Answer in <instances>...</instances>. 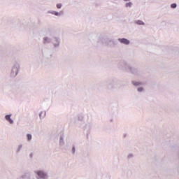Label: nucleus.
Returning a JSON list of instances; mask_svg holds the SVG:
<instances>
[{"instance_id": "f257e3e1", "label": "nucleus", "mask_w": 179, "mask_h": 179, "mask_svg": "<svg viewBox=\"0 0 179 179\" xmlns=\"http://www.w3.org/2000/svg\"><path fill=\"white\" fill-rule=\"evenodd\" d=\"M36 174L40 177V178H45V177H47V175L43 171H37Z\"/></svg>"}, {"instance_id": "f03ea898", "label": "nucleus", "mask_w": 179, "mask_h": 179, "mask_svg": "<svg viewBox=\"0 0 179 179\" xmlns=\"http://www.w3.org/2000/svg\"><path fill=\"white\" fill-rule=\"evenodd\" d=\"M119 41L122 44H127V45L129 44V41L128 39L120 38L119 39Z\"/></svg>"}, {"instance_id": "7ed1b4c3", "label": "nucleus", "mask_w": 179, "mask_h": 179, "mask_svg": "<svg viewBox=\"0 0 179 179\" xmlns=\"http://www.w3.org/2000/svg\"><path fill=\"white\" fill-rule=\"evenodd\" d=\"M6 120L10 122V124H13V120L10 119V115H6Z\"/></svg>"}, {"instance_id": "20e7f679", "label": "nucleus", "mask_w": 179, "mask_h": 179, "mask_svg": "<svg viewBox=\"0 0 179 179\" xmlns=\"http://www.w3.org/2000/svg\"><path fill=\"white\" fill-rule=\"evenodd\" d=\"M132 6V3L129 2L126 3V7L127 8H131Z\"/></svg>"}, {"instance_id": "39448f33", "label": "nucleus", "mask_w": 179, "mask_h": 179, "mask_svg": "<svg viewBox=\"0 0 179 179\" xmlns=\"http://www.w3.org/2000/svg\"><path fill=\"white\" fill-rule=\"evenodd\" d=\"M27 136L28 141H31V134H27Z\"/></svg>"}, {"instance_id": "423d86ee", "label": "nucleus", "mask_w": 179, "mask_h": 179, "mask_svg": "<svg viewBox=\"0 0 179 179\" xmlns=\"http://www.w3.org/2000/svg\"><path fill=\"white\" fill-rule=\"evenodd\" d=\"M57 9H61V8H62V4L58 3V4L57 5Z\"/></svg>"}, {"instance_id": "0eeeda50", "label": "nucleus", "mask_w": 179, "mask_h": 179, "mask_svg": "<svg viewBox=\"0 0 179 179\" xmlns=\"http://www.w3.org/2000/svg\"><path fill=\"white\" fill-rule=\"evenodd\" d=\"M41 115H43V117H45V112H41V113H40V117H41Z\"/></svg>"}, {"instance_id": "6e6552de", "label": "nucleus", "mask_w": 179, "mask_h": 179, "mask_svg": "<svg viewBox=\"0 0 179 179\" xmlns=\"http://www.w3.org/2000/svg\"><path fill=\"white\" fill-rule=\"evenodd\" d=\"M171 8H177V4L176 3L171 4Z\"/></svg>"}, {"instance_id": "1a4fd4ad", "label": "nucleus", "mask_w": 179, "mask_h": 179, "mask_svg": "<svg viewBox=\"0 0 179 179\" xmlns=\"http://www.w3.org/2000/svg\"><path fill=\"white\" fill-rule=\"evenodd\" d=\"M133 85H134V86H139V85H141V83H133Z\"/></svg>"}, {"instance_id": "9d476101", "label": "nucleus", "mask_w": 179, "mask_h": 179, "mask_svg": "<svg viewBox=\"0 0 179 179\" xmlns=\"http://www.w3.org/2000/svg\"><path fill=\"white\" fill-rule=\"evenodd\" d=\"M138 24H143V22L138 21Z\"/></svg>"}, {"instance_id": "9b49d317", "label": "nucleus", "mask_w": 179, "mask_h": 179, "mask_svg": "<svg viewBox=\"0 0 179 179\" xmlns=\"http://www.w3.org/2000/svg\"><path fill=\"white\" fill-rule=\"evenodd\" d=\"M54 15H55L56 16H58L59 13L57 12H55Z\"/></svg>"}, {"instance_id": "f8f14e48", "label": "nucleus", "mask_w": 179, "mask_h": 179, "mask_svg": "<svg viewBox=\"0 0 179 179\" xmlns=\"http://www.w3.org/2000/svg\"><path fill=\"white\" fill-rule=\"evenodd\" d=\"M138 90L139 92H142V90H143V89H142V88L140 87V88L138 89Z\"/></svg>"}, {"instance_id": "ddd939ff", "label": "nucleus", "mask_w": 179, "mask_h": 179, "mask_svg": "<svg viewBox=\"0 0 179 179\" xmlns=\"http://www.w3.org/2000/svg\"><path fill=\"white\" fill-rule=\"evenodd\" d=\"M47 42V38H44V43Z\"/></svg>"}, {"instance_id": "4468645a", "label": "nucleus", "mask_w": 179, "mask_h": 179, "mask_svg": "<svg viewBox=\"0 0 179 179\" xmlns=\"http://www.w3.org/2000/svg\"><path fill=\"white\" fill-rule=\"evenodd\" d=\"M124 1H127V0H124Z\"/></svg>"}]
</instances>
